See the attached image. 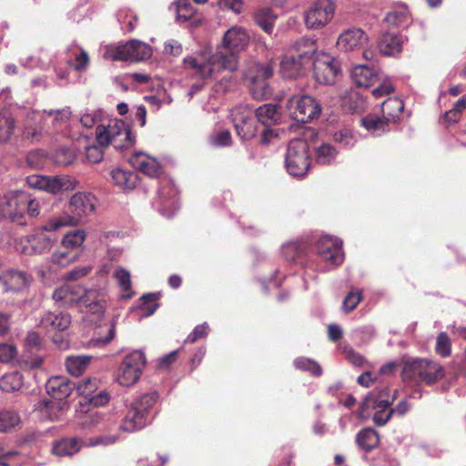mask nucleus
Wrapping results in <instances>:
<instances>
[{
  "instance_id": "1",
  "label": "nucleus",
  "mask_w": 466,
  "mask_h": 466,
  "mask_svg": "<svg viewBox=\"0 0 466 466\" xmlns=\"http://www.w3.org/2000/svg\"><path fill=\"white\" fill-rule=\"evenodd\" d=\"M249 42V35L242 26H232L223 35L224 51H217L206 61L194 56L184 59L186 68L194 70L200 78L207 79L216 76L222 71L233 72L238 66V54L245 50Z\"/></svg>"
},
{
  "instance_id": "2",
  "label": "nucleus",
  "mask_w": 466,
  "mask_h": 466,
  "mask_svg": "<svg viewBox=\"0 0 466 466\" xmlns=\"http://www.w3.org/2000/svg\"><path fill=\"white\" fill-rule=\"evenodd\" d=\"M69 218L49 219L46 224L34 228L30 234L20 238L17 248L24 254L32 256L49 251L54 244L55 238L48 232H55L63 227H67Z\"/></svg>"
},
{
  "instance_id": "3",
  "label": "nucleus",
  "mask_w": 466,
  "mask_h": 466,
  "mask_svg": "<svg viewBox=\"0 0 466 466\" xmlns=\"http://www.w3.org/2000/svg\"><path fill=\"white\" fill-rule=\"evenodd\" d=\"M317 51L316 42L309 38H301L280 62V73L283 77L297 79L306 72V66Z\"/></svg>"
},
{
  "instance_id": "4",
  "label": "nucleus",
  "mask_w": 466,
  "mask_h": 466,
  "mask_svg": "<svg viewBox=\"0 0 466 466\" xmlns=\"http://www.w3.org/2000/svg\"><path fill=\"white\" fill-rule=\"evenodd\" d=\"M443 367L428 359H412L403 363L401 377L404 381L433 385L444 377Z\"/></svg>"
},
{
  "instance_id": "5",
  "label": "nucleus",
  "mask_w": 466,
  "mask_h": 466,
  "mask_svg": "<svg viewBox=\"0 0 466 466\" xmlns=\"http://www.w3.org/2000/svg\"><path fill=\"white\" fill-rule=\"evenodd\" d=\"M158 395L156 392L146 393L133 401L122 420L120 428L125 432H134L142 430L147 423L149 410L157 402Z\"/></svg>"
},
{
  "instance_id": "6",
  "label": "nucleus",
  "mask_w": 466,
  "mask_h": 466,
  "mask_svg": "<svg viewBox=\"0 0 466 466\" xmlns=\"http://www.w3.org/2000/svg\"><path fill=\"white\" fill-rule=\"evenodd\" d=\"M286 107L292 119L304 124L319 117L322 110L320 103L315 97L301 94L290 96Z\"/></svg>"
},
{
  "instance_id": "7",
  "label": "nucleus",
  "mask_w": 466,
  "mask_h": 466,
  "mask_svg": "<svg viewBox=\"0 0 466 466\" xmlns=\"http://www.w3.org/2000/svg\"><path fill=\"white\" fill-rule=\"evenodd\" d=\"M309 144L303 139H292L287 148L286 168L293 177H303L310 167Z\"/></svg>"
},
{
  "instance_id": "8",
  "label": "nucleus",
  "mask_w": 466,
  "mask_h": 466,
  "mask_svg": "<svg viewBox=\"0 0 466 466\" xmlns=\"http://www.w3.org/2000/svg\"><path fill=\"white\" fill-rule=\"evenodd\" d=\"M25 191H9L0 197V221L7 219L19 226H26L25 218Z\"/></svg>"
},
{
  "instance_id": "9",
  "label": "nucleus",
  "mask_w": 466,
  "mask_h": 466,
  "mask_svg": "<svg viewBox=\"0 0 466 466\" xmlns=\"http://www.w3.org/2000/svg\"><path fill=\"white\" fill-rule=\"evenodd\" d=\"M146 365V356L141 350H134L125 357L120 364L117 380L123 386L136 383Z\"/></svg>"
},
{
  "instance_id": "10",
  "label": "nucleus",
  "mask_w": 466,
  "mask_h": 466,
  "mask_svg": "<svg viewBox=\"0 0 466 466\" xmlns=\"http://www.w3.org/2000/svg\"><path fill=\"white\" fill-rule=\"evenodd\" d=\"M335 13L331 0H317L304 14L305 25L309 29H319L330 22Z\"/></svg>"
},
{
  "instance_id": "11",
  "label": "nucleus",
  "mask_w": 466,
  "mask_h": 466,
  "mask_svg": "<svg viewBox=\"0 0 466 466\" xmlns=\"http://www.w3.org/2000/svg\"><path fill=\"white\" fill-rule=\"evenodd\" d=\"M152 56L151 46L144 42L133 39L114 48L110 56L115 61L139 62Z\"/></svg>"
},
{
  "instance_id": "12",
  "label": "nucleus",
  "mask_w": 466,
  "mask_h": 466,
  "mask_svg": "<svg viewBox=\"0 0 466 466\" xmlns=\"http://www.w3.org/2000/svg\"><path fill=\"white\" fill-rule=\"evenodd\" d=\"M96 198L90 193L77 192L69 201L68 210L71 215L56 217V218H69L68 226L77 225L82 217L91 214L95 210Z\"/></svg>"
},
{
  "instance_id": "13",
  "label": "nucleus",
  "mask_w": 466,
  "mask_h": 466,
  "mask_svg": "<svg viewBox=\"0 0 466 466\" xmlns=\"http://www.w3.org/2000/svg\"><path fill=\"white\" fill-rule=\"evenodd\" d=\"M233 123L238 136L243 140H250L259 132L260 125L249 109L237 107L233 113Z\"/></svg>"
},
{
  "instance_id": "14",
  "label": "nucleus",
  "mask_w": 466,
  "mask_h": 466,
  "mask_svg": "<svg viewBox=\"0 0 466 466\" xmlns=\"http://www.w3.org/2000/svg\"><path fill=\"white\" fill-rule=\"evenodd\" d=\"M339 71V62L329 54L319 55L313 61V74L319 84H333Z\"/></svg>"
},
{
  "instance_id": "15",
  "label": "nucleus",
  "mask_w": 466,
  "mask_h": 466,
  "mask_svg": "<svg viewBox=\"0 0 466 466\" xmlns=\"http://www.w3.org/2000/svg\"><path fill=\"white\" fill-rule=\"evenodd\" d=\"M397 390L391 393L389 387L383 386L371 390L364 399L360 407L361 416H369L370 410L378 408H390L397 398Z\"/></svg>"
},
{
  "instance_id": "16",
  "label": "nucleus",
  "mask_w": 466,
  "mask_h": 466,
  "mask_svg": "<svg viewBox=\"0 0 466 466\" xmlns=\"http://www.w3.org/2000/svg\"><path fill=\"white\" fill-rule=\"evenodd\" d=\"M27 184L32 188L44 190L56 194L71 187L70 180L66 177H49L42 175H31L26 178Z\"/></svg>"
},
{
  "instance_id": "17",
  "label": "nucleus",
  "mask_w": 466,
  "mask_h": 466,
  "mask_svg": "<svg viewBox=\"0 0 466 466\" xmlns=\"http://www.w3.org/2000/svg\"><path fill=\"white\" fill-rule=\"evenodd\" d=\"M318 256L323 260L329 261L331 265L342 263L344 256L342 243L337 238L323 237L316 244Z\"/></svg>"
},
{
  "instance_id": "18",
  "label": "nucleus",
  "mask_w": 466,
  "mask_h": 466,
  "mask_svg": "<svg viewBox=\"0 0 466 466\" xmlns=\"http://www.w3.org/2000/svg\"><path fill=\"white\" fill-rule=\"evenodd\" d=\"M0 282L5 293H19L27 289L30 276L23 270L10 268L0 274Z\"/></svg>"
},
{
  "instance_id": "19",
  "label": "nucleus",
  "mask_w": 466,
  "mask_h": 466,
  "mask_svg": "<svg viewBox=\"0 0 466 466\" xmlns=\"http://www.w3.org/2000/svg\"><path fill=\"white\" fill-rule=\"evenodd\" d=\"M369 41L367 33L360 27H352L342 32L337 41V46L345 52L361 47Z\"/></svg>"
},
{
  "instance_id": "20",
  "label": "nucleus",
  "mask_w": 466,
  "mask_h": 466,
  "mask_svg": "<svg viewBox=\"0 0 466 466\" xmlns=\"http://www.w3.org/2000/svg\"><path fill=\"white\" fill-rule=\"evenodd\" d=\"M76 388V383L64 376L51 377L46 384V392L57 400H66Z\"/></svg>"
},
{
  "instance_id": "21",
  "label": "nucleus",
  "mask_w": 466,
  "mask_h": 466,
  "mask_svg": "<svg viewBox=\"0 0 466 466\" xmlns=\"http://www.w3.org/2000/svg\"><path fill=\"white\" fill-rule=\"evenodd\" d=\"M403 36L394 31L383 32L378 39V49L380 54L393 56L402 51Z\"/></svg>"
},
{
  "instance_id": "22",
  "label": "nucleus",
  "mask_w": 466,
  "mask_h": 466,
  "mask_svg": "<svg viewBox=\"0 0 466 466\" xmlns=\"http://www.w3.org/2000/svg\"><path fill=\"white\" fill-rule=\"evenodd\" d=\"M106 128L110 132L113 146L116 149L123 150L135 144V137H132L131 130L125 127L123 121L109 125Z\"/></svg>"
},
{
  "instance_id": "23",
  "label": "nucleus",
  "mask_w": 466,
  "mask_h": 466,
  "mask_svg": "<svg viewBox=\"0 0 466 466\" xmlns=\"http://www.w3.org/2000/svg\"><path fill=\"white\" fill-rule=\"evenodd\" d=\"M130 163L134 168L150 177H158L162 173L161 166L155 158L140 152L132 156Z\"/></svg>"
},
{
  "instance_id": "24",
  "label": "nucleus",
  "mask_w": 466,
  "mask_h": 466,
  "mask_svg": "<svg viewBox=\"0 0 466 466\" xmlns=\"http://www.w3.org/2000/svg\"><path fill=\"white\" fill-rule=\"evenodd\" d=\"M71 323V317L67 313L46 312L41 319L39 326L47 332L65 331Z\"/></svg>"
},
{
  "instance_id": "25",
  "label": "nucleus",
  "mask_w": 466,
  "mask_h": 466,
  "mask_svg": "<svg viewBox=\"0 0 466 466\" xmlns=\"http://www.w3.org/2000/svg\"><path fill=\"white\" fill-rule=\"evenodd\" d=\"M255 117L261 126L271 127L279 122L281 112L274 104H263L255 110Z\"/></svg>"
},
{
  "instance_id": "26",
  "label": "nucleus",
  "mask_w": 466,
  "mask_h": 466,
  "mask_svg": "<svg viewBox=\"0 0 466 466\" xmlns=\"http://www.w3.org/2000/svg\"><path fill=\"white\" fill-rule=\"evenodd\" d=\"M403 109L404 103L397 96L387 98L380 106L381 114L389 123L397 122L400 119Z\"/></svg>"
},
{
  "instance_id": "27",
  "label": "nucleus",
  "mask_w": 466,
  "mask_h": 466,
  "mask_svg": "<svg viewBox=\"0 0 466 466\" xmlns=\"http://www.w3.org/2000/svg\"><path fill=\"white\" fill-rule=\"evenodd\" d=\"M356 443L360 449L369 452L378 447L380 444V436L372 428H364L356 435Z\"/></svg>"
},
{
  "instance_id": "28",
  "label": "nucleus",
  "mask_w": 466,
  "mask_h": 466,
  "mask_svg": "<svg viewBox=\"0 0 466 466\" xmlns=\"http://www.w3.org/2000/svg\"><path fill=\"white\" fill-rule=\"evenodd\" d=\"M112 182L122 189H133L137 183V175L133 171L114 168L111 173Z\"/></svg>"
},
{
  "instance_id": "29",
  "label": "nucleus",
  "mask_w": 466,
  "mask_h": 466,
  "mask_svg": "<svg viewBox=\"0 0 466 466\" xmlns=\"http://www.w3.org/2000/svg\"><path fill=\"white\" fill-rule=\"evenodd\" d=\"M81 291V287L63 286L56 289L53 293V299L61 302L62 306L72 307L76 304V295Z\"/></svg>"
},
{
  "instance_id": "30",
  "label": "nucleus",
  "mask_w": 466,
  "mask_h": 466,
  "mask_svg": "<svg viewBox=\"0 0 466 466\" xmlns=\"http://www.w3.org/2000/svg\"><path fill=\"white\" fill-rule=\"evenodd\" d=\"M351 78L360 87H369L377 80V75L373 69L366 66H355L351 72Z\"/></svg>"
},
{
  "instance_id": "31",
  "label": "nucleus",
  "mask_w": 466,
  "mask_h": 466,
  "mask_svg": "<svg viewBox=\"0 0 466 466\" xmlns=\"http://www.w3.org/2000/svg\"><path fill=\"white\" fill-rule=\"evenodd\" d=\"M254 20L256 24L267 34H272L277 20L271 8L262 7L254 13Z\"/></svg>"
},
{
  "instance_id": "32",
  "label": "nucleus",
  "mask_w": 466,
  "mask_h": 466,
  "mask_svg": "<svg viewBox=\"0 0 466 466\" xmlns=\"http://www.w3.org/2000/svg\"><path fill=\"white\" fill-rule=\"evenodd\" d=\"M92 357L89 355H72L66 359V367L67 371L78 377L82 375L90 363Z\"/></svg>"
},
{
  "instance_id": "33",
  "label": "nucleus",
  "mask_w": 466,
  "mask_h": 466,
  "mask_svg": "<svg viewBox=\"0 0 466 466\" xmlns=\"http://www.w3.org/2000/svg\"><path fill=\"white\" fill-rule=\"evenodd\" d=\"M361 126L372 135H380L386 131L389 122L382 116L375 114H369L360 119Z\"/></svg>"
},
{
  "instance_id": "34",
  "label": "nucleus",
  "mask_w": 466,
  "mask_h": 466,
  "mask_svg": "<svg viewBox=\"0 0 466 466\" xmlns=\"http://www.w3.org/2000/svg\"><path fill=\"white\" fill-rule=\"evenodd\" d=\"M367 102L358 90L351 89L343 97V106L351 113H360L366 109Z\"/></svg>"
},
{
  "instance_id": "35",
  "label": "nucleus",
  "mask_w": 466,
  "mask_h": 466,
  "mask_svg": "<svg viewBox=\"0 0 466 466\" xmlns=\"http://www.w3.org/2000/svg\"><path fill=\"white\" fill-rule=\"evenodd\" d=\"M249 92L257 100L268 99L272 95V88L263 77L251 76Z\"/></svg>"
},
{
  "instance_id": "36",
  "label": "nucleus",
  "mask_w": 466,
  "mask_h": 466,
  "mask_svg": "<svg viewBox=\"0 0 466 466\" xmlns=\"http://www.w3.org/2000/svg\"><path fill=\"white\" fill-rule=\"evenodd\" d=\"M15 119L9 112H0V144L8 143L15 134Z\"/></svg>"
},
{
  "instance_id": "37",
  "label": "nucleus",
  "mask_w": 466,
  "mask_h": 466,
  "mask_svg": "<svg viewBox=\"0 0 466 466\" xmlns=\"http://www.w3.org/2000/svg\"><path fill=\"white\" fill-rule=\"evenodd\" d=\"M308 244L306 242H292L283 246L282 253L286 259L298 262L308 255Z\"/></svg>"
},
{
  "instance_id": "38",
  "label": "nucleus",
  "mask_w": 466,
  "mask_h": 466,
  "mask_svg": "<svg viewBox=\"0 0 466 466\" xmlns=\"http://www.w3.org/2000/svg\"><path fill=\"white\" fill-rule=\"evenodd\" d=\"M116 335V325L114 322L99 326L96 330V335L92 339L93 346H105L110 343Z\"/></svg>"
},
{
  "instance_id": "39",
  "label": "nucleus",
  "mask_w": 466,
  "mask_h": 466,
  "mask_svg": "<svg viewBox=\"0 0 466 466\" xmlns=\"http://www.w3.org/2000/svg\"><path fill=\"white\" fill-rule=\"evenodd\" d=\"M79 443L76 438L62 439L54 443L52 452L56 456H70L79 451Z\"/></svg>"
},
{
  "instance_id": "40",
  "label": "nucleus",
  "mask_w": 466,
  "mask_h": 466,
  "mask_svg": "<svg viewBox=\"0 0 466 466\" xmlns=\"http://www.w3.org/2000/svg\"><path fill=\"white\" fill-rule=\"evenodd\" d=\"M23 386V375L19 371L5 374L0 379V389L5 392L19 390Z\"/></svg>"
},
{
  "instance_id": "41",
  "label": "nucleus",
  "mask_w": 466,
  "mask_h": 466,
  "mask_svg": "<svg viewBox=\"0 0 466 466\" xmlns=\"http://www.w3.org/2000/svg\"><path fill=\"white\" fill-rule=\"evenodd\" d=\"M177 20L179 22L190 21L196 15V8L189 0H177L174 3Z\"/></svg>"
},
{
  "instance_id": "42",
  "label": "nucleus",
  "mask_w": 466,
  "mask_h": 466,
  "mask_svg": "<svg viewBox=\"0 0 466 466\" xmlns=\"http://www.w3.org/2000/svg\"><path fill=\"white\" fill-rule=\"evenodd\" d=\"M336 148L329 144H323L316 148V161L320 165H330L337 157Z\"/></svg>"
},
{
  "instance_id": "43",
  "label": "nucleus",
  "mask_w": 466,
  "mask_h": 466,
  "mask_svg": "<svg viewBox=\"0 0 466 466\" xmlns=\"http://www.w3.org/2000/svg\"><path fill=\"white\" fill-rule=\"evenodd\" d=\"M160 299V293L144 294L141 298L140 309L143 315L146 317L151 316L158 309L159 303L157 300Z\"/></svg>"
},
{
  "instance_id": "44",
  "label": "nucleus",
  "mask_w": 466,
  "mask_h": 466,
  "mask_svg": "<svg viewBox=\"0 0 466 466\" xmlns=\"http://www.w3.org/2000/svg\"><path fill=\"white\" fill-rule=\"evenodd\" d=\"M86 239V233L84 230H72L66 234L62 238L63 248L75 249L80 247Z\"/></svg>"
},
{
  "instance_id": "45",
  "label": "nucleus",
  "mask_w": 466,
  "mask_h": 466,
  "mask_svg": "<svg viewBox=\"0 0 466 466\" xmlns=\"http://www.w3.org/2000/svg\"><path fill=\"white\" fill-rule=\"evenodd\" d=\"M65 404L53 400H41L38 402V409L51 420L58 418V413L62 411Z\"/></svg>"
},
{
  "instance_id": "46",
  "label": "nucleus",
  "mask_w": 466,
  "mask_h": 466,
  "mask_svg": "<svg viewBox=\"0 0 466 466\" xmlns=\"http://www.w3.org/2000/svg\"><path fill=\"white\" fill-rule=\"evenodd\" d=\"M294 366L298 370L309 371L314 376H320L322 373L321 367L313 360L299 357L294 360Z\"/></svg>"
},
{
  "instance_id": "47",
  "label": "nucleus",
  "mask_w": 466,
  "mask_h": 466,
  "mask_svg": "<svg viewBox=\"0 0 466 466\" xmlns=\"http://www.w3.org/2000/svg\"><path fill=\"white\" fill-rule=\"evenodd\" d=\"M47 160V154L43 149H35L26 156V163L35 169L43 168Z\"/></svg>"
},
{
  "instance_id": "48",
  "label": "nucleus",
  "mask_w": 466,
  "mask_h": 466,
  "mask_svg": "<svg viewBox=\"0 0 466 466\" xmlns=\"http://www.w3.org/2000/svg\"><path fill=\"white\" fill-rule=\"evenodd\" d=\"M19 416L11 410L0 411V431L5 432L18 424Z\"/></svg>"
},
{
  "instance_id": "49",
  "label": "nucleus",
  "mask_w": 466,
  "mask_h": 466,
  "mask_svg": "<svg viewBox=\"0 0 466 466\" xmlns=\"http://www.w3.org/2000/svg\"><path fill=\"white\" fill-rule=\"evenodd\" d=\"M76 155L68 147H61L54 154V162L59 166H67L74 162Z\"/></svg>"
},
{
  "instance_id": "50",
  "label": "nucleus",
  "mask_w": 466,
  "mask_h": 466,
  "mask_svg": "<svg viewBox=\"0 0 466 466\" xmlns=\"http://www.w3.org/2000/svg\"><path fill=\"white\" fill-rule=\"evenodd\" d=\"M69 248H63V246L56 249L51 257L52 262L61 267H66L74 261L75 255L68 250Z\"/></svg>"
},
{
  "instance_id": "51",
  "label": "nucleus",
  "mask_w": 466,
  "mask_h": 466,
  "mask_svg": "<svg viewBox=\"0 0 466 466\" xmlns=\"http://www.w3.org/2000/svg\"><path fill=\"white\" fill-rule=\"evenodd\" d=\"M362 299V292L359 289L350 291L343 299L342 309L346 313L354 310Z\"/></svg>"
},
{
  "instance_id": "52",
  "label": "nucleus",
  "mask_w": 466,
  "mask_h": 466,
  "mask_svg": "<svg viewBox=\"0 0 466 466\" xmlns=\"http://www.w3.org/2000/svg\"><path fill=\"white\" fill-rule=\"evenodd\" d=\"M79 395L84 396L86 399H90L93 396V393L97 389V380L96 379H86L79 382L77 385L76 384L75 388Z\"/></svg>"
},
{
  "instance_id": "53",
  "label": "nucleus",
  "mask_w": 466,
  "mask_h": 466,
  "mask_svg": "<svg viewBox=\"0 0 466 466\" xmlns=\"http://www.w3.org/2000/svg\"><path fill=\"white\" fill-rule=\"evenodd\" d=\"M99 299L100 295L96 290H86L81 288V291L76 295V304H80L87 309Z\"/></svg>"
},
{
  "instance_id": "54",
  "label": "nucleus",
  "mask_w": 466,
  "mask_h": 466,
  "mask_svg": "<svg viewBox=\"0 0 466 466\" xmlns=\"http://www.w3.org/2000/svg\"><path fill=\"white\" fill-rule=\"evenodd\" d=\"M25 217L37 218L40 215V202L38 199L32 198L31 195L25 192Z\"/></svg>"
},
{
  "instance_id": "55",
  "label": "nucleus",
  "mask_w": 466,
  "mask_h": 466,
  "mask_svg": "<svg viewBox=\"0 0 466 466\" xmlns=\"http://www.w3.org/2000/svg\"><path fill=\"white\" fill-rule=\"evenodd\" d=\"M44 341L39 333L35 330L27 332L25 339V347L28 351H38L43 348Z\"/></svg>"
},
{
  "instance_id": "56",
  "label": "nucleus",
  "mask_w": 466,
  "mask_h": 466,
  "mask_svg": "<svg viewBox=\"0 0 466 466\" xmlns=\"http://www.w3.org/2000/svg\"><path fill=\"white\" fill-rule=\"evenodd\" d=\"M451 339L446 332H441L436 339L435 351L441 357H448L451 354Z\"/></svg>"
},
{
  "instance_id": "57",
  "label": "nucleus",
  "mask_w": 466,
  "mask_h": 466,
  "mask_svg": "<svg viewBox=\"0 0 466 466\" xmlns=\"http://www.w3.org/2000/svg\"><path fill=\"white\" fill-rule=\"evenodd\" d=\"M409 18V13L406 9L401 10H394L391 12H389L384 21L391 25H400L404 24Z\"/></svg>"
},
{
  "instance_id": "58",
  "label": "nucleus",
  "mask_w": 466,
  "mask_h": 466,
  "mask_svg": "<svg viewBox=\"0 0 466 466\" xmlns=\"http://www.w3.org/2000/svg\"><path fill=\"white\" fill-rule=\"evenodd\" d=\"M75 61L68 62V64L74 67L76 71H84L86 69L89 64V56L86 50L80 49L79 53L75 54Z\"/></svg>"
},
{
  "instance_id": "59",
  "label": "nucleus",
  "mask_w": 466,
  "mask_h": 466,
  "mask_svg": "<svg viewBox=\"0 0 466 466\" xmlns=\"http://www.w3.org/2000/svg\"><path fill=\"white\" fill-rule=\"evenodd\" d=\"M392 417L390 408H378L373 414L372 420L377 427L384 426Z\"/></svg>"
},
{
  "instance_id": "60",
  "label": "nucleus",
  "mask_w": 466,
  "mask_h": 466,
  "mask_svg": "<svg viewBox=\"0 0 466 466\" xmlns=\"http://www.w3.org/2000/svg\"><path fill=\"white\" fill-rule=\"evenodd\" d=\"M104 157V151L102 147L93 145L86 147V158L89 163L96 164L102 161Z\"/></svg>"
},
{
  "instance_id": "61",
  "label": "nucleus",
  "mask_w": 466,
  "mask_h": 466,
  "mask_svg": "<svg viewBox=\"0 0 466 466\" xmlns=\"http://www.w3.org/2000/svg\"><path fill=\"white\" fill-rule=\"evenodd\" d=\"M208 333V326L206 323L197 325L193 331L185 339V343H195L198 339L206 338Z\"/></svg>"
},
{
  "instance_id": "62",
  "label": "nucleus",
  "mask_w": 466,
  "mask_h": 466,
  "mask_svg": "<svg viewBox=\"0 0 466 466\" xmlns=\"http://www.w3.org/2000/svg\"><path fill=\"white\" fill-rule=\"evenodd\" d=\"M96 134L98 147H107L109 144L113 145V140L111 139L110 132H108L107 128L105 126H97L96 129Z\"/></svg>"
},
{
  "instance_id": "63",
  "label": "nucleus",
  "mask_w": 466,
  "mask_h": 466,
  "mask_svg": "<svg viewBox=\"0 0 466 466\" xmlns=\"http://www.w3.org/2000/svg\"><path fill=\"white\" fill-rule=\"evenodd\" d=\"M16 348L12 344H0V362L7 363L11 361L16 355Z\"/></svg>"
},
{
  "instance_id": "64",
  "label": "nucleus",
  "mask_w": 466,
  "mask_h": 466,
  "mask_svg": "<svg viewBox=\"0 0 466 466\" xmlns=\"http://www.w3.org/2000/svg\"><path fill=\"white\" fill-rule=\"evenodd\" d=\"M114 275L119 286L124 291H127L131 289V279L130 274L127 270L124 268H119L115 272Z\"/></svg>"
}]
</instances>
